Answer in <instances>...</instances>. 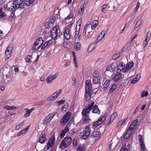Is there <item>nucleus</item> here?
I'll use <instances>...</instances> for the list:
<instances>
[{
	"mask_svg": "<svg viewBox=\"0 0 151 151\" xmlns=\"http://www.w3.org/2000/svg\"><path fill=\"white\" fill-rule=\"evenodd\" d=\"M141 23L142 21L141 20H138L134 26V28L135 29L137 28L139 25L141 24Z\"/></svg>",
	"mask_w": 151,
	"mask_h": 151,
	"instance_id": "nucleus-50",
	"label": "nucleus"
},
{
	"mask_svg": "<svg viewBox=\"0 0 151 151\" xmlns=\"http://www.w3.org/2000/svg\"><path fill=\"white\" fill-rule=\"evenodd\" d=\"M100 78L99 73L97 71H94L93 73L92 76L93 83L95 84L99 83Z\"/></svg>",
	"mask_w": 151,
	"mask_h": 151,
	"instance_id": "nucleus-8",
	"label": "nucleus"
},
{
	"mask_svg": "<svg viewBox=\"0 0 151 151\" xmlns=\"http://www.w3.org/2000/svg\"><path fill=\"white\" fill-rule=\"evenodd\" d=\"M58 73H56L55 75L48 76L46 79L47 83H50L54 80L58 76Z\"/></svg>",
	"mask_w": 151,
	"mask_h": 151,
	"instance_id": "nucleus-11",
	"label": "nucleus"
},
{
	"mask_svg": "<svg viewBox=\"0 0 151 151\" xmlns=\"http://www.w3.org/2000/svg\"><path fill=\"white\" fill-rule=\"evenodd\" d=\"M76 84V78H73L72 79V84L74 86Z\"/></svg>",
	"mask_w": 151,
	"mask_h": 151,
	"instance_id": "nucleus-63",
	"label": "nucleus"
},
{
	"mask_svg": "<svg viewBox=\"0 0 151 151\" xmlns=\"http://www.w3.org/2000/svg\"><path fill=\"white\" fill-rule=\"evenodd\" d=\"M101 135V133L100 132H99L95 131L93 133L91 136L93 138L97 139L100 138Z\"/></svg>",
	"mask_w": 151,
	"mask_h": 151,
	"instance_id": "nucleus-21",
	"label": "nucleus"
},
{
	"mask_svg": "<svg viewBox=\"0 0 151 151\" xmlns=\"http://www.w3.org/2000/svg\"><path fill=\"white\" fill-rule=\"evenodd\" d=\"M55 137L54 135L52 136L51 137L49 141L47 143L48 147H47L48 149L50 147H52L55 142Z\"/></svg>",
	"mask_w": 151,
	"mask_h": 151,
	"instance_id": "nucleus-16",
	"label": "nucleus"
},
{
	"mask_svg": "<svg viewBox=\"0 0 151 151\" xmlns=\"http://www.w3.org/2000/svg\"><path fill=\"white\" fill-rule=\"evenodd\" d=\"M55 94V93H54L52 95H51L48 97L47 99V101H50L56 99L57 98V97L55 96H54Z\"/></svg>",
	"mask_w": 151,
	"mask_h": 151,
	"instance_id": "nucleus-31",
	"label": "nucleus"
},
{
	"mask_svg": "<svg viewBox=\"0 0 151 151\" xmlns=\"http://www.w3.org/2000/svg\"><path fill=\"white\" fill-rule=\"evenodd\" d=\"M148 94V93L147 91H142L141 93V97H143L145 96H147Z\"/></svg>",
	"mask_w": 151,
	"mask_h": 151,
	"instance_id": "nucleus-44",
	"label": "nucleus"
},
{
	"mask_svg": "<svg viewBox=\"0 0 151 151\" xmlns=\"http://www.w3.org/2000/svg\"><path fill=\"white\" fill-rule=\"evenodd\" d=\"M55 17H53L51 19H50L48 22L50 23V24H52V23H53L55 20Z\"/></svg>",
	"mask_w": 151,
	"mask_h": 151,
	"instance_id": "nucleus-56",
	"label": "nucleus"
},
{
	"mask_svg": "<svg viewBox=\"0 0 151 151\" xmlns=\"http://www.w3.org/2000/svg\"><path fill=\"white\" fill-rule=\"evenodd\" d=\"M93 105L92 106V109H93L92 112L94 114H100V111L98 108V106L96 105Z\"/></svg>",
	"mask_w": 151,
	"mask_h": 151,
	"instance_id": "nucleus-20",
	"label": "nucleus"
},
{
	"mask_svg": "<svg viewBox=\"0 0 151 151\" xmlns=\"http://www.w3.org/2000/svg\"><path fill=\"white\" fill-rule=\"evenodd\" d=\"M106 118V116H103L99 119L97 121L99 122V124H102L103 122L105 120Z\"/></svg>",
	"mask_w": 151,
	"mask_h": 151,
	"instance_id": "nucleus-37",
	"label": "nucleus"
},
{
	"mask_svg": "<svg viewBox=\"0 0 151 151\" xmlns=\"http://www.w3.org/2000/svg\"><path fill=\"white\" fill-rule=\"evenodd\" d=\"M120 72H118L115 74L113 78V80L115 81H116L118 80L122 79L124 78L122 74L120 73Z\"/></svg>",
	"mask_w": 151,
	"mask_h": 151,
	"instance_id": "nucleus-13",
	"label": "nucleus"
},
{
	"mask_svg": "<svg viewBox=\"0 0 151 151\" xmlns=\"http://www.w3.org/2000/svg\"><path fill=\"white\" fill-rule=\"evenodd\" d=\"M6 79H5L3 82V83L4 84H7L10 81V78H9V79H8V78H7V76L6 75Z\"/></svg>",
	"mask_w": 151,
	"mask_h": 151,
	"instance_id": "nucleus-54",
	"label": "nucleus"
},
{
	"mask_svg": "<svg viewBox=\"0 0 151 151\" xmlns=\"http://www.w3.org/2000/svg\"><path fill=\"white\" fill-rule=\"evenodd\" d=\"M94 104V102H92L91 104H88L87 106L85 107L83 109L81 112L82 116V121L83 123H88L90 120L89 114L91 110L92 106Z\"/></svg>",
	"mask_w": 151,
	"mask_h": 151,
	"instance_id": "nucleus-1",
	"label": "nucleus"
},
{
	"mask_svg": "<svg viewBox=\"0 0 151 151\" xmlns=\"http://www.w3.org/2000/svg\"><path fill=\"white\" fill-rule=\"evenodd\" d=\"M77 150L78 151H85V149L82 145H80L78 146Z\"/></svg>",
	"mask_w": 151,
	"mask_h": 151,
	"instance_id": "nucleus-45",
	"label": "nucleus"
},
{
	"mask_svg": "<svg viewBox=\"0 0 151 151\" xmlns=\"http://www.w3.org/2000/svg\"><path fill=\"white\" fill-rule=\"evenodd\" d=\"M92 85L91 81L88 80L86 81L85 91H92Z\"/></svg>",
	"mask_w": 151,
	"mask_h": 151,
	"instance_id": "nucleus-14",
	"label": "nucleus"
},
{
	"mask_svg": "<svg viewBox=\"0 0 151 151\" xmlns=\"http://www.w3.org/2000/svg\"><path fill=\"white\" fill-rule=\"evenodd\" d=\"M43 42L42 39L40 37L37 39L32 47V50L35 51L39 49L41 46Z\"/></svg>",
	"mask_w": 151,
	"mask_h": 151,
	"instance_id": "nucleus-7",
	"label": "nucleus"
},
{
	"mask_svg": "<svg viewBox=\"0 0 151 151\" xmlns=\"http://www.w3.org/2000/svg\"><path fill=\"white\" fill-rule=\"evenodd\" d=\"M50 35L52 38L55 40L60 38L62 33L60 32L59 26H57L53 27L50 31Z\"/></svg>",
	"mask_w": 151,
	"mask_h": 151,
	"instance_id": "nucleus-4",
	"label": "nucleus"
},
{
	"mask_svg": "<svg viewBox=\"0 0 151 151\" xmlns=\"http://www.w3.org/2000/svg\"><path fill=\"white\" fill-rule=\"evenodd\" d=\"M87 28V26H85L84 27V28L83 29V36H85L86 35V32H87L86 28Z\"/></svg>",
	"mask_w": 151,
	"mask_h": 151,
	"instance_id": "nucleus-60",
	"label": "nucleus"
},
{
	"mask_svg": "<svg viewBox=\"0 0 151 151\" xmlns=\"http://www.w3.org/2000/svg\"><path fill=\"white\" fill-rule=\"evenodd\" d=\"M4 108L7 110H10L14 109H17V108L16 106L6 105L4 107Z\"/></svg>",
	"mask_w": 151,
	"mask_h": 151,
	"instance_id": "nucleus-27",
	"label": "nucleus"
},
{
	"mask_svg": "<svg viewBox=\"0 0 151 151\" xmlns=\"http://www.w3.org/2000/svg\"><path fill=\"white\" fill-rule=\"evenodd\" d=\"M129 70H128L126 66L125 68L124 67V68H123L122 70V72L124 73L127 72V71Z\"/></svg>",
	"mask_w": 151,
	"mask_h": 151,
	"instance_id": "nucleus-64",
	"label": "nucleus"
},
{
	"mask_svg": "<svg viewBox=\"0 0 151 151\" xmlns=\"http://www.w3.org/2000/svg\"><path fill=\"white\" fill-rule=\"evenodd\" d=\"M12 4L13 5L10 7H9L7 10L9 11L10 10L11 13L10 17L13 18L15 15V10L19 9H22L24 8V4L21 0H16Z\"/></svg>",
	"mask_w": 151,
	"mask_h": 151,
	"instance_id": "nucleus-2",
	"label": "nucleus"
},
{
	"mask_svg": "<svg viewBox=\"0 0 151 151\" xmlns=\"http://www.w3.org/2000/svg\"><path fill=\"white\" fill-rule=\"evenodd\" d=\"M117 113L116 112H114L111 115L110 117V118L114 120L117 116Z\"/></svg>",
	"mask_w": 151,
	"mask_h": 151,
	"instance_id": "nucleus-48",
	"label": "nucleus"
},
{
	"mask_svg": "<svg viewBox=\"0 0 151 151\" xmlns=\"http://www.w3.org/2000/svg\"><path fill=\"white\" fill-rule=\"evenodd\" d=\"M139 2H138L137 3V6H136L135 7V10H134L135 12H137V10L138 9H139Z\"/></svg>",
	"mask_w": 151,
	"mask_h": 151,
	"instance_id": "nucleus-62",
	"label": "nucleus"
},
{
	"mask_svg": "<svg viewBox=\"0 0 151 151\" xmlns=\"http://www.w3.org/2000/svg\"><path fill=\"white\" fill-rule=\"evenodd\" d=\"M127 119L128 117H126L124 119L120 120L117 123L116 125H117L118 126H119V125H122L125 122Z\"/></svg>",
	"mask_w": 151,
	"mask_h": 151,
	"instance_id": "nucleus-35",
	"label": "nucleus"
},
{
	"mask_svg": "<svg viewBox=\"0 0 151 151\" xmlns=\"http://www.w3.org/2000/svg\"><path fill=\"white\" fill-rule=\"evenodd\" d=\"M124 68V67L120 66V65H118L117 66V70L118 72H120Z\"/></svg>",
	"mask_w": 151,
	"mask_h": 151,
	"instance_id": "nucleus-58",
	"label": "nucleus"
},
{
	"mask_svg": "<svg viewBox=\"0 0 151 151\" xmlns=\"http://www.w3.org/2000/svg\"><path fill=\"white\" fill-rule=\"evenodd\" d=\"M120 52H118V53L115 54L114 55H113L112 57V58L113 60H116L118 59L120 55Z\"/></svg>",
	"mask_w": 151,
	"mask_h": 151,
	"instance_id": "nucleus-38",
	"label": "nucleus"
},
{
	"mask_svg": "<svg viewBox=\"0 0 151 151\" xmlns=\"http://www.w3.org/2000/svg\"><path fill=\"white\" fill-rule=\"evenodd\" d=\"M138 120L137 119L134 121L130 125L129 127L127 130L124 136V139H127L129 138L132 133L137 128V124Z\"/></svg>",
	"mask_w": 151,
	"mask_h": 151,
	"instance_id": "nucleus-3",
	"label": "nucleus"
},
{
	"mask_svg": "<svg viewBox=\"0 0 151 151\" xmlns=\"http://www.w3.org/2000/svg\"><path fill=\"white\" fill-rule=\"evenodd\" d=\"M71 116V112L68 111L66 112L61 119L60 123L63 124H65L68 121Z\"/></svg>",
	"mask_w": 151,
	"mask_h": 151,
	"instance_id": "nucleus-9",
	"label": "nucleus"
},
{
	"mask_svg": "<svg viewBox=\"0 0 151 151\" xmlns=\"http://www.w3.org/2000/svg\"><path fill=\"white\" fill-rule=\"evenodd\" d=\"M100 124H99V122L97 121L96 122H93L92 127L94 129H95Z\"/></svg>",
	"mask_w": 151,
	"mask_h": 151,
	"instance_id": "nucleus-43",
	"label": "nucleus"
},
{
	"mask_svg": "<svg viewBox=\"0 0 151 151\" xmlns=\"http://www.w3.org/2000/svg\"><path fill=\"white\" fill-rule=\"evenodd\" d=\"M110 81L109 80H106L103 85V89L105 90L110 85Z\"/></svg>",
	"mask_w": 151,
	"mask_h": 151,
	"instance_id": "nucleus-26",
	"label": "nucleus"
},
{
	"mask_svg": "<svg viewBox=\"0 0 151 151\" xmlns=\"http://www.w3.org/2000/svg\"><path fill=\"white\" fill-rule=\"evenodd\" d=\"M82 19L81 18L79 19L77 23L76 27H79V29H80L81 23L82 22Z\"/></svg>",
	"mask_w": 151,
	"mask_h": 151,
	"instance_id": "nucleus-42",
	"label": "nucleus"
},
{
	"mask_svg": "<svg viewBox=\"0 0 151 151\" xmlns=\"http://www.w3.org/2000/svg\"><path fill=\"white\" fill-rule=\"evenodd\" d=\"M84 11V5H82L81 6L80 9L78 11V15L81 17L83 14Z\"/></svg>",
	"mask_w": 151,
	"mask_h": 151,
	"instance_id": "nucleus-24",
	"label": "nucleus"
},
{
	"mask_svg": "<svg viewBox=\"0 0 151 151\" xmlns=\"http://www.w3.org/2000/svg\"><path fill=\"white\" fill-rule=\"evenodd\" d=\"M94 45L95 44L93 43H92L90 45L88 49V52H91L94 50V49L95 48Z\"/></svg>",
	"mask_w": 151,
	"mask_h": 151,
	"instance_id": "nucleus-34",
	"label": "nucleus"
},
{
	"mask_svg": "<svg viewBox=\"0 0 151 151\" xmlns=\"http://www.w3.org/2000/svg\"><path fill=\"white\" fill-rule=\"evenodd\" d=\"M81 48V44L80 42L76 43L75 44V48L76 50L78 51Z\"/></svg>",
	"mask_w": 151,
	"mask_h": 151,
	"instance_id": "nucleus-32",
	"label": "nucleus"
},
{
	"mask_svg": "<svg viewBox=\"0 0 151 151\" xmlns=\"http://www.w3.org/2000/svg\"><path fill=\"white\" fill-rule=\"evenodd\" d=\"M73 14H72L71 13H70L69 14L68 16L65 18V20H70V19L73 18Z\"/></svg>",
	"mask_w": 151,
	"mask_h": 151,
	"instance_id": "nucleus-46",
	"label": "nucleus"
},
{
	"mask_svg": "<svg viewBox=\"0 0 151 151\" xmlns=\"http://www.w3.org/2000/svg\"><path fill=\"white\" fill-rule=\"evenodd\" d=\"M32 57L29 55H28L26 58V60L27 62L30 63L31 62V59Z\"/></svg>",
	"mask_w": 151,
	"mask_h": 151,
	"instance_id": "nucleus-52",
	"label": "nucleus"
},
{
	"mask_svg": "<svg viewBox=\"0 0 151 151\" xmlns=\"http://www.w3.org/2000/svg\"><path fill=\"white\" fill-rule=\"evenodd\" d=\"M117 86L116 84L113 85L109 90L110 93H112L116 88Z\"/></svg>",
	"mask_w": 151,
	"mask_h": 151,
	"instance_id": "nucleus-41",
	"label": "nucleus"
},
{
	"mask_svg": "<svg viewBox=\"0 0 151 151\" xmlns=\"http://www.w3.org/2000/svg\"><path fill=\"white\" fill-rule=\"evenodd\" d=\"M91 132V129L89 126H86L83 131L84 133L83 137L84 139H86L89 136Z\"/></svg>",
	"mask_w": 151,
	"mask_h": 151,
	"instance_id": "nucleus-10",
	"label": "nucleus"
},
{
	"mask_svg": "<svg viewBox=\"0 0 151 151\" xmlns=\"http://www.w3.org/2000/svg\"><path fill=\"white\" fill-rule=\"evenodd\" d=\"M55 115V114H52L51 115H48L44 120L43 123L45 124H47L49 123Z\"/></svg>",
	"mask_w": 151,
	"mask_h": 151,
	"instance_id": "nucleus-12",
	"label": "nucleus"
},
{
	"mask_svg": "<svg viewBox=\"0 0 151 151\" xmlns=\"http://www.w3.org/2000/svg\"><path fill=\"white\" fill-rule=\"evenodd\" d=\"M73 145L75 146H76L78 144V142L76 139H74L73 140Z\"/></svg>",
	"mask_w": 151,
	"mask_h": 151,
	"instance_id": "nucleus-59",
	"label": "nucleus"
},
{
	"mask_svg": "<svg viewBox=\"0 0 151 151\" xmlns=\"http://www.w3.org/2000/svg\"><path fill=\"white\" fill-rule=\"evenodd\" d=\"M140 146L141 147V150L142 151H145V146L144 143L140 144Z\"/></svg>",
	"mask_w": 151,
	"mask_h": 151,
	"instance_id": "nucleus-55",
	"label": "nucleus"
},
{
	"mask_svg": "<svg viewBox=\"0 0 151 151\" xmlns=\"http://www.w3.org/2000/svg\"><path fill=\"white\" fill-rule=\"evenodd\" d=\"M26 132H25V131L24 130V129H23L19 132L17 135L18 136H19L23 134H24Z\"/></svg>",
	"mask_w": 151,
	"mask_h": 151,
	"instance_id": "nucleus-53",
	"label": "nucleus"
},
{
	"mask_svg": "<svg viewBox=\"0 0 151 151\" xmlns=\"http://www.w3.org/2000/svg\"><path fill=\"white\" fill-rule=\"evenodd\" d=\"M62 91V89H60L59 91H57L55 92V94L54 95L55 96H56L57 98L58 97L60 93H61Z\"/></svg>",
	"mask_w": 151,
	"mask_h": 151,
	"instance_id": "nucleus-57",
	"label": "nucleus"
},
{
	"mask_svg": "<svg viewBox=\"0 0 151 151\" xmlns=\"http://www.w3.org/2000/svg\"><path fill=\"white\" fill-rule=\"evenodd\" d=\"M25 110L26 112L24 116L25 117H27L30 116L31 112L29 111V109L28 108H26Z\"/></svg>",
	"mask_w": 151,
	"mask_h": 151,
	"instance_id": "nucleus-39",
	"label": "nucleus"
},
{
	"mask_svg": "<svg viewBox=\"0 0 151 151\" xmlns=\"http://www.w3.org/2000/svg\"><path fill=\"white\" fill-rule=\"evenodd\" d=\"M68 108V106L66 105H64L62 107V111L63 112H65Z\"/></svg>",
	"mask_w": 151,
	"mask_h": 151,
	"instance_id": "nucleus-49",
	"label": "nucleus"
},
{
	"mask_svg": "<svg viewBox=\"0 0 151 151\" xmlns=\"http://www.w3.org/2000/svg\"><path fill=\"white\" fill-rule=\"evenodd\" d=\"M46 139V134L44 132H42L39 138V142L41 144L45 142Z\"/></svg>",
	"mask_w": 151,
	"mask_h": 151,
	"instance_id": "nucleus-17",
	"label": "nucleus"
},
{
	"mask_svg": "<svg viewBox=\"0 0 151 151\" xmlns=\"http://www.w3.org/2000/svg\"><path fill=\"white\" fill-rule=\"evenodd\" d=\"M65 101V100H60L59 101H57L56 103L58 104V106H59L60 105L64 104Z\"/></svg>",
	"mask_w": 151,
	"mask_h": 151,
	"instance_id": "nucleus-51",
	"label": "nucleus"
},
{
	"mask_svg": "<svg viewBox=\"0 0 151 151\" xmlns=\"http://www.w3.org/2000/svg\"><path fill=\"white\" fill-rule=\"evenodd\" d=\"M35 0H24V3L27 6H29L32 4Z\"/></svg>",
	"mask_w": 151,
	"mask_h": 151,
	"instance_id": "nucleus-30",
	"label": "nucleus"
},
{
	"mask_svg": "<svg viewBox=\"0 0 151 151\" xmlns=\"http://www.w3.org/2000/svg\"><path fill=\"white\" fill-rule=\"evenodd\" d=\"M72 139L70 137H66L63 139L61 143L60 148L64 149L69 146L71 143Z\"/></svg>",
	"mask_w": 151,
	"mask_h": 151,
	"instance_id": "nucleus-5",
	"label": "nucleus"
},
{
	"mask_svg": "<svg viewBox=\"0 0 151 151\" xmlns=\"http://www.w3.org/2000/svg\"><path fill=\"white\" fill-rule=\"evenodd\" d=\"M138 137L139 138V141L140 144L144 143L143 142L144 139L143 138L141 134H139L138 135Z\"/></svg>",
	"mask_w": 151,
	"mask_h": 151,
	"instance_id": "nucleus-47",
	"label": "nucleus"
},
{
	"mask_svg": "<svg viewBox=\"0 0 151 151\" xmlns=\"http://www.w3.org/2000/svg\"><path fill=\"white\" fill-rule=\"evenodd\" d=\"M140 74H137L136 77L134 78L130 82V83H136L140 78Z\"/></svg>",
	"mask_w": 151,
	"mask_h": 151,
	"instance_id": "nucleus-28",
	"label": "nucleus"
},
{
	"mask_svg": "<svg viewBox=\"0 0 151 151\" xmlns=\"http://www.w3.org/2000/svg\"><path fill=\"white\" fill-rule=\"evenodd\" d=\"M51 24H50L48 21L47 22H46L45 24V28H47L49 26H51Z\"/></svg>",
	"mask_w": 151,
	"mask_h": 151,
	"instance_id": "nucleus-61",
	"label": "nucleus"
},
{
	"mask_svg": "<svg viewBox=\"0 0 151 151\" xmlns=\"http://www.w3.org/2000/svg\"><path fill=\"white\" fill-rule=\"evenodd\" d=\"M69 24L66 26L64 29V37L66 40H69L71 36V25Z\"/></svg>",
	"mask_w": 151,
	"mask_h": 151,
	"instance_id": "nucleus-6",
	"label": "nucleus"
},
{
	"mask_svg": "<svg viewBox=\"0 0 151 151\" xmlns=\"http://www.w3.org/2000/svg\"><path fill=\"white\" fill-rule=\"evenodd\" d=\"M69 131V129L68 127L67 126H66L64 129H62L61 132V133L60 135V137L61 138H63L65 134L68 131Z\"/></svg>",
	"mask_w": 151,
	"mask_h": 151,
	"instance_id": "nucleus-18",
	"label": "nucleus"
},
{
	"mask_svg": "<svg viewBox=\"0 0 151 151\" xmlns=\"http://www.w3.org/2000/svg\"><path fill=\"white\" fill-rule=\"evenodd\" d=\"M92 96V91H85L84 98L85 100L88 101L90 99Z\"/></svg>",
	"mask_w": 151,
	"mask_h": 151,
	"instance_id": "nucleus-15",
	"label": "nucleus"
},
{
	"mask_svg": "<svg viewBox=\"0 0 151 151\" xmlns=\"http://www.w3.org/2000/svg\"><path fill=\"white\" fill-rule=\"evenodd\" d=\"M51 42L50 41H48L44 43L43 45L41 46V50L44 49L46 47H48L50 45Z\"/></svg>",
	"mask_w": 151,
	"mask_h": 151,
	"instance_id": "nucleus-29",
	"label": "nucleus"
},
{
	"mask_svg": "<svg viewBox=\"0 0 151 151\" xmlns=\"http://www.w3.org/2000/svg\"><path fill=\"white\" fill-rule=\"evenodd\" d=\"M115 68V66L114 63H111L108 65L106 68V70L111 72L113 71Z\"/></svg>",
	"mask_w": 151,
	"mask_h": 151,
	"instance_id": "nucleus-23",
	"label": "nucleus"
},
{
	"mask_svg": "<svg viewBox=\"0 0 151 151\" xmlns=\"http://www.w3.org/2000/svg\"><path fill=\"white\" fill-rule=\"evenodd\" d=\"M120 151H129V145H127L126 144H123L121 147Z\"/></svg>",
	"mask_w": 151,
	"mask_h": 151,
	"instance_id": "nucleus-22",
	"label": "nucleus"
},
{
	"mask_svg": "<svg viewBox=\"0 0 151 151\" xmlns=\"http://www.w3.org/2000/svg\"><path fill=\"white\" fill-rule=\"evenodd\" d=\"M134 65V63L132 61L130 62H129L128 63L126 66L128 70H129L130 69H131L132 68Z\"/></svg>",
	"mask_w": 151,
	"mask_h": 151,
	"instance_id": "nucleus-36",
	"label": "nucleus"
},
{
	"mask_svg": "<svg viewBox=\"0 0 151 151\" xmlns=\"http://www.w3.org/2000/svg\"><path fill=\"white\" fill-rule=\"evenodd\" d=\"M12 49L10 48L9 47L7 48L5 52V58L7 60L10 57L11 54L12 53Z\"/></svg>",
	"mask_w": 151,
	"mask_h": 151,
	"instance_id": "nucleus-19",
	"label": "nucleus"
},
{
	"mask_svg": "<svg viewBox=\"0 0 151 151\" xmlns=\"http://www.w3.org/2000/svg\"><path fill=\"white\" fill-rule=\"evenodd\" d=\"M6 16V13L3 12L2 8L0 9V18H2Z\"/></svg>",
	"mask_w": 151,
	"mask_h": 151,
	"instance_id": "nucleus-33",
	"label": "nucleus"
},
{
	"mask_svg": "<svg viewBox=\"0 0 151 151\" xmlns=\"http://www.w3.org/2000/svg\"><path fill=\"white\" fill-rule=\"evenodd\" d=\"M24 122H23L19 124L18 125H17L15 127L16 130H19L21 127H22L24 125Z\"/></svg>",
	"mask_w": 151,
	"mask_h": 151,
	"instance_id": "nucleus-40",
	"label": "nucleus"
},
{
	"mask_svg": "<svg viewBox=\"0 0 151 151\" xmlns=\"http://www.w3.org/2000/svg\"><path fill=\"white\" fill-rule=\"evenodd\" d=\"M107 30H106L105 31L103 30L101 32L98 37L99 40V41L101 40L103 38L106 34L107 33Z\"/></svg>",
	"mask_w": 151,
	"mask_h": 151,
	"instance_id": "nucleus-25",
	"label": "nucleus"
}]
</instances>
